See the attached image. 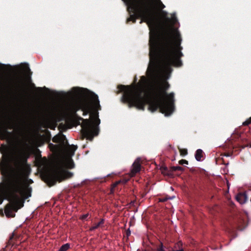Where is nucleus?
Instances as JSON below:
<instances>
[{
    "instance_id": "obj_1",
    "label": "nucleus",
    "mask_w": 251,
    "mask_h": 251,
    "mask_svg": "<svg viewBox=\"0 0 251 251\" xmlns=\"http://www.w3.org/2000/svg\"><path fill=\"white\" fill-rule=\"evenodd\" d=\"M135 15L146 22L150 29V63L147 71L148 78L141 76L136 85L124 86L122 100L144 110L146 104L151 112L159 109L165 116H169L174 111V94H167L166 91L169 84L166 79L172 72L171 66L181 65L180 58L182 47L181 38L177 29L169 27L159 42L158 31L154 23L150 5L143 0H123Z\"/></svg>"
},
{
    "instance_id": "obj_2",
    "label": "nucleus",
    "mask_w": 251,
    "mask_h": 251,
    "mask_svg": "<svg viewBox=\"0 0 251 251\" xmlns=\"http://www.w3.org/2000/svg\"><path fill=\"white\" fill-rule=\"evenodd\" d=\"M31 152L30 146L24 142L13 153L4 155L0 163L2 172L8 174L4 184L0 186V203L4 199L10 202L4 209L8 218L15 217V212L24 206L25 201L31 196V188L25 180L30 172L27 159Z\"/></svg>"
},
{
    "instance_id": "obj_3",
    "label": "nucleus",
    "mask_w": 251,
    "mask_h": 251,
    "mask_svg": "<svg viewBox=\"0 0 251 251\" xmlns=\"http://www.w3.org/2000/svg\"><path fill=\"white\" fill-rule=\"evenodd\" d=\"M73 96L71 100L62 105V109L66 117H73L75 112L81 109L83 115L90 113V119H83L80 118L82 123V133L86 138H92L98 134V126L100 120L98 118V110L100 109L98 98L96 95H92L87 99H81L76 98L78 93V89L74 88Z\"/></svg>"
},
{
    "instance_id": "obj_4",
    "label": "nucleus",
    "mask_w": 251,
    "mask_h": 251,
    "mask_svg": "<svg viewBox=\"0 0 251 251\" xmlns=\"http://www.w3.org/2000/svg\"><path fill=\"white\" fill-rule=\"evenodd\" d=\"M43 166L42 176L45 181L50 186H52L57 181L61 182L71 178L73 173L64 171L63 167L72 169L74 167L73 160L69 156L63 158L59 162L51 161L44 157L40 160Z\"/></svg>"
},
{
    "instance_id": "obj_5",
    "label": "nucleus",
    "mask_w": 251,
    "mask_h": 251,
    "mask_svg": "<svg viewBox=\"0 0 251 251\" xmlns=\"http://www.w3.org/2000/svg\"><path fill=\"white\" fill-rule=\"evenodd\" d=\"M141 170V159L137 158L132 166V169L130 175L132 176H134L136 174L139 172Z\"/></svg>"
},
{
    "instance_id": "obj_6",
    "label": "nucleus",
    "mask_w": 251,
    "mask_h": 251,
    "mask_svg": "<svg viewBox=\"0 0 251 251\" xmlns=\"http://www.w3.org/2000/svg\"><path fill=\"white\" fill-rule=\"evenodd\" d=\"M52 141L59 143L61 146H64L66 142L65 136L62 134H59L52 138Z\"/></svg>"
},
{
    "instance_id": "obj_7",
    "label": "nucleus",
    "mask_w": 251,
    "mask_h": 251,
    "mask_svg": "<svg viewBox=\"0 0 251 251\" xmlns=\"http://www.w3.org/2000/svg\"><path fill=\"white\" fill-rule=\"evenodd\" d=\"M236 199L240 204H244L248 200L247 195L246 193H240L237 195Z\"/></svg>"
},
{
    "instance_id": "obj_8",
    "label": "nucleus",
    "mask_w": 251,
    "mask_h": 251,
    "mask_svg": "<svg viewBox=\"0 0 251 251\" xmlns=\"http://www.w3.org/2000/svg\"><path fill=\"white\" fill-rule=\"evenodd\" d=\"M152 3L158 9H162L165 7V5L162 3L160 0H151Z\"/></svg>"
},
{
    "instance_id": "obj_9",
    "label": "nucleus",
    "mask_w": 251,
    "mask_h": 251,
    "mask_svg": "<svg viewBox=\"0 0 251 251\" xmlns=\"http://www.w3.org/2000/svg\"><path fill=\"white\" fill-rule=\"evenodd\" d=\"M76 147L75 146L72 145L68 147H66L65 148V150L70 155H73L75 151L76 150Z\"/></svg>"
},
{
    "instance_id": "obj_10",
    "label": "nucleus",
    "mask_w": 251,
    "mask_h": 251,
    "mask_svg": "<svg viewBox=\"0 0 251 251\" xmlns=\"http://www.w3.org/2000/svg\"><path fill=\"white\" fill-rule=\"evenodd\" d=\"M202 153L203 152L201 150L198 149L197 150L195 153V158L197 161H200L201 160V158L203 157Z\"/></svg>"
},
{
    "instance_id": "obj_11",
    "label": "nucleus",
    "mask_w": 251,
    "mask_h": 251,
    "mask_svg": "<svg viewBox=\"0 0 251 251\" xmlns=\"http://www.w3.org/2000/svg\"><path fill=\"white\" fill-rule=\"evenodd\" d=\"M182 243L181 242H179L177 243L173 251H183V249L182 247Z\"/></svg>"
},
{
    "instance_id": "obj_12",
    "label": "nucleus",
    "mask_w": 251,
    "mask_h": 251,
    "mask_svg": "<svg viewBox=\"0 0 251 251\" xmlns=\"http://www.w3.org/2000/svg\"><path fill=\"white\" fill-rule=\"evenodd\" d=\"M103 223V220H101L99 223L94 224V225L90 228V230L91 231L95 230V229H96L98 227H99L100 226V225L102 224Z\"/></svg>"
},
{
    "instance_id": "obj_13",
    "label": "nucleus",
    "mask_w": 251,
    "mask_h": 251,
    "mask_svg": "<svg viewBox=\"0 0 251 251\" xmlns=\"http://www.w3.org/2000/svg\"><path fill=\"white\" fill-rule=\"evenodd\" d=\"M70 245L69 243L63 245L58 251H67L70 248Z\"/></svg>"
},
{
    "instance_id": "obj_14",
    "label": "nucleus",
    "mask_w": 251,
    "mask_h": 251,
    "mask_svg": "<svg viewBox=\"0 0 251 251\" xmlns=\"http://www.w3.org/2000/svg\"><path fill=\"white\" fill-rule=\"evenodd\" d=\"M179 151L181 156H185L187 154V150L186 149H180Z\"/></svg>"
},
{
    "instance_id": "obj_15",
    "label": "nucleus",
    "mask_w": 251,
    "mask_h": 251,
    "mask_svg": "<svg viewBox=\"0 0 251 251\" xmlns=\"http://www.w3.org/2000/svg\"><path fill=\"white\" fill-rule=\"evenodd\" d=\"M251 124V117L247 119L245 122H244L242 124L243 126H248L249 125Z\"/></svg>"
},
{
    "instance_id": "obj_16",
    "label": "nucleus",
    "mask_w": 251,
    "mask_h": 251,
    "mask_svg": "<svg viewBox=\"0 0 251 251\" xmlns=\"http://www.w3.org/2000/svg\"><path fill=\"white\" fill-rule=\"evenodd\" d=\"M174 198V197H166L164 198H162V199H159V201L160 202H164L165 201H166L167 200H171V199H173V198Z\"/></svg>"
},
{
    "instance_id": "obj_17",
    "label": "nucleus",
    "mask_w": 251,
    "mask_h": 251,
    "mask_svg": "<svg viewBox=\"0 0 251 251\" xmlns=\"http://www.w3.org/2000/svg\"><path fill=\"white\" fill-rule=\"evenodd\" d=\"M173 170L174 171H182L183 170V168L180 166H175L173 167Z\"/></svg>"
},
{
    "instance_id": "obj_18",
    "label": "nucleus",
    "mask_w": 251,
    "mask_h": 251,
    "mask_svg": "<svg viewBox=\"0 0 251 251\" xmlns=\"http://www.w3.org/2000/svg\"><path fill=\"white\" fill-rule=\"evenodd\" d=\"M179 164L180 165L188 164V161L184 159H181L179 161Z\"/></svg>"
},
{
    "instance_id": "obj_19",
    "label": "nucleus",
    "mask_w": 251,
    "mask_h": 251,
    "mask_svg": "<svg viewBox=\"0 0 251 251\" xmlns=\"http://www.w3.org/2000/svg\"><path fill=\"white\" fill-rule=\"evenodd\" d=\"M88 216V214H84V215H82L80 217V219H82V220H85V219H86L87 218Z\"/></svg>"
},
{
    "instance_id": "obj_20",
    "label": "nucleus",
    "mask_w": 251,
    "mask_h": 251,
    "mask_svg": "<svg viewBox=\"0 0 251 251\" xmlns=\"http://www.w3.org/2000/svg\"><path fill=\"white\" fill-rule=\"evenodd\" d=\"M134 20L133 22H135V20L134 19V17L133 16H131L129 18H128V21H131Z\"/></svg>"
},
{
    "instance_id": "obj_21",
    "label": "nucleus",
    "mask_w": 251,
    "mask_h": 251,
    "mask_svg": "<svg viewBox=\"0 0 251 251\" xmlns=\"http://www.w3.org/2000/svg\"><path fill=\"white\" fill-rule=\"evenodd\" d=\"M13 126H11V125H9L8 126V128H10V129H12V128H13Z\"/></svg>"
},
{
    "instance_id": "obj_22",
    "label": "nucleus",
    "mask_w": 251,
    "mask_h": 251,
    "mask_svg": "<svg viewBox=\"0 0 251 251\" xmlns=\"http://www.w3.org/2000/svg\"><path fill=\"white\" fill-rule=\"evenodd\" d=\"M227 185L228 188H229V183L227 181Z\"/></svg>"
},
{
    "instance_id": "obj_23",
    "label": "nucleus",
    "mask_w": 251,
    "mask_h": 251,
    "mask_svg": "<svg viewBox=\"0 0 251 251\" xmlns=\"http://www.w3.org/2000/svg\"><path fill=\"white\" fill-rule=\"evenodd\" d=\"M120 183V181H117V182H116V184H118V183Z\"/></svg>"
}]
</instances>
